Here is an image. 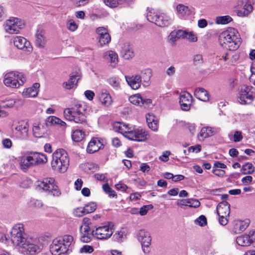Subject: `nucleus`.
<instances>
[{
  "label": "nucleus",
  "mask_w": 255,
  "mask_h": 255,
  "mask_svg": "<svg viewBox=\"0 0 255 255\" xmlns=\"http://www.w3.org/2000/svg\"><path fill=\"white\" fill-rule=\"evenodd\" d=\"M87 105L82 102H78L72 105L71 107L64 110L63 114L65 118L75 123L85 125L87 123L86 111Z\"/></svg>",
  "instance_id": "f257e3e1"
},
{
  "label": "nucleus",
  "mask_w": 255,
  "mask_h": 255,
  "mask_svg": "<svg viewBox=\"0 0 255 255\" xmlns=\"http://www.w3.org/2000/svg\"><path fill=\"white\" fill-rule=\"evenodd\" d=\"M219 40L222 46L230 51L237 49L241 43L238 31L234 28H230L221 32Z\"/></svg>",
  "instance_id": "f03ea898"
},
{
  "label": "nucleus",
  "mask_w": 255,
  "mask_h": 255,
  "mask_svg": "<svg viewBox=\"0 0 255 255\" xmlns=\"http://www.w3.org/2000/svg\"><path fill=\"white\" fill-rule=\"evenodd\" d=\"M73 240V237L70 235H65L62 239H54L50 245L51 254L53 255H61L71 252Z\"/></svg>",
  "instance_id": "7ed1b4c3"
},
{
  "label": "nucleus",
  "mask_w": 255,
  "mask_h": 255,
  "mask_svg": "<svg viewBox=\"0 0 255 255\" xmlns=\"http://www.w3.org/2000/svg\"><path fill=\"white\" fill-rule=\"evenodd\" d=\"M69 164V158L66 150L60 148L53 152L51 162L53 170L60 173H64L67 170Z\"/></svg>",
  "instance_id": "20e7f679"
},
{
  "label": "nucleus",
  "mask_w": 255,
  "mask_h": 255,
  "mask_svg": "<svg viewBox=\"0 0 255 255\" xmlns=\"http://www.w3.org/2000/svg\"><path fill=\"white\" fill-rule=\"evenodd\" d=\"M36 189L41 190L54 197H59L61 192L53 178H45L36 183Z\"/></svg>",
  "instance_id": "39448f33"
},
{
  "label": "nucleus",
  "mask_w": 255,
  "mask_h": 255,
  "mask_svg": "<svg viewBox=\"0 0 255 255\" xmlns=\"http://www.w3.org/2000/svg\"><path fill=\"white\" fill-rule=\"evenodd\" d=\"M25 79L23 75L18 72L11 71L6 73L4 77L3 83L7 86L12 88H18L22 86Z\"/></svg>",
  "instance_id": "423d86ee"
},
{
  "label": "nucleus",
  "mask_w": 255,
  "mask_h": 255,
  "mask_svg": "<svg viewBox=\"0 0 255 255\" xmlns=\"http://www.w3.org/2000/svg\"><path fill=\"white\" fill-rule=\"evenodd\" d=\"M10 233L12 244L19 248L27 239L24 226L22 224L19 223L13 226Z\"/></svg>",
  "instance_id": "0eeeda50"
},
{
  "label": "nucleus",
  "mask_w": 255,
  "mask_h": 255,
  "mask_svg": "<svg viewBox=\"0 0 255 255\" xmlns=\"http://www.w3.org/2000/svg\"><path fill=\"white\" fill-rule=\"evenodd\" d=\"M146 17L149 22L154 23L160 27L168 26L172 21V18L168 15L164 13L159 14L154 10L148 11Z\"/></svg>",
  "instance_id": "6e6552de"
},
{
  "label": "nucleus",
  "mask_w": 255,
  "mask_h": 255,
  "mask_svg": "<svg viewBox=\"0 0 255 255\" xmlns=\"http://www.w3.org/2000/svg\"><path fill=\"white\" fill-rule=\"evenodd\" d=\"M255 97L254 87L246 84L241 86L239 89V102L242 105L249 104Z\"/></svg>",
  "instance_id": "1a4fd4ad"
},
{
  "label": "nucleus",
  "mask_w": 255,
  "mask_h": 255,
  "mask_svg": "<svg viewBox=\"0 0 255 255\" xmlns=\"http://www.w3.org/2000/svg\"><path fill=\"white\" fill-rule=\"evenodd\" d=\"M114 224L109 222L108 224L96 228L95 230H93L92 234L97 239L99 240H106L110 238L114 232Z\"/></svg>",
  "instance_id": "9d476101"
},
{
  "label": "nucleus",
  "mask_w": 255,
  "mask_h": 255,
  "mask_svg": "<svg viewBox=\"0 0 255 255\" xmlns=\"http://www.w3.org/2000/svg\"><path fill=\"white\" fill-rule=\"evenodd\" d=\"M24 27V23L23 21L16 17L10 18L4 24L5 32L9 34L18 33L20 30Z\"/></svg>",
  "instance_id": "9b49d317"
},
{
  "label": "nucleus",
  "mask_w": 255,
  "mask_h": 255,
  "mask_svg": "<svg viewBox=\"0 0 255 255\" xmlns=\"http://www.w3.org/2000/svg\"><path fill=\"white\" fill-rule=\"evenodd\" d=\"M38 241L32 238L27 239L19 247L21 252L24 254L33 255L40 251V247L37 245Z\"/></svg>",
  "instance_id": "f8f14e48"
},
{
  "label": "nucleus",
  "mask_w": 255,
  "mask_h": 255,
  "mask_svg": "<svg viewBox=\"0 0 255 255\" xmlns=\"http://www.w3.org/2000/svg\"><path fill=\"white\" fill-rule=\"evenodd\" d=\"M137 238L140 242L144 253L149 252V247L151 245V238L150 234L145 230H140L137 233Z\"/></svg>",
  "instance_id": "ddd939ff"
},
{
  "label": "nucleus",
  "mask_w": 255,
  "mask_h": 255,
  "mask_svg": "<svg viewBox=\"0 0 255 255\" xmlns=\"http://www.w3.org/2000/svg\"><path fill=\"white\" fill-rule=\"evenodd\" d=\"M148 134L143 129H134L132 131L129 133V134L125 135V137L131 140L136 141H144L147 138Z\"/></svg>",
  "instance_id": "4468645a"
},
{
  "label": "nucleus",
  "mask_w": 255,
  "mask_h": 255,
  "mask_svg": "<svg viewBox=\"0 0 255 255\" xmlns=\"http://www.w3.org/2000/svg\"><path fill=\"white\" fill-rule=\"evenodd\" d=\"M192 101V97L190 94L186 92L181 93L179 98V103L182 110L187 111L190 109Z\"/></svg>",
  "instance_id": "2eb2a0df"
},
{
  "label": "nucleus",
  "mask_w": 255,
  "mask_h": 255,
  "mask_svg": "<svg viewBox=\"0 0 255 255\" xmlns=\"http://www.w3.org/2000/svg\"><path fill=\"white\" fill-rule=\"evenodd\" d=\"M96 32L99 35V42L101 46L108 44L111 41V37L106 27H98Z\"/></svg>",
  "instance_id": "dca6fc26"
},
{
  "label": "nucleus",
  "mask_w": 255,
  "mask_h": 255,
  "mask_svg": "<svg viewBox=\"0 0 255 255\" xmlns=\"http://www.w3.org/2000/svg\"><path fill=\"white\" fill-rule=\"evenodd\" d=\"M13 43L19 49L27 52L32 50V47L30 42L23 37L16 36L13 39Z\"/></svg>",
  "instance_id": "f3484780"
},
{
  "label": "nucleus",
  "mask_w": 255,
  "mask_h": 255,
  "mask_svg": "<svg viewBox=\"0 0 255 255\" xmlns=\"http://www.w3.org/2000/svg\"><path fill=\"white\" fill-rule=\"evenodd\" d=\"M49 128L44 123L33 124L32 131L33 135L37 138L45 137L47 134Z\"/></svg>",
  "instance_id": "a211bd4d"
},
{
  "label": "nucleus",
  "mask_w": 255,
  "mask_h": 255,
  "mask_svg": "<svg viewBox=\"0 0 255 255\" xmlns=\"http://www.w3.org/2000/svg\"><path fill=\"white\" fill-rule=\"evenodd\" d=\"M28 128L27 122L24 121L18 122L15 128L17 136L21 139H27L28 137Z\"/></svg>",
  "instance_id": "6ab92c4d"
},
{
  "label": "nucleus",
  "mask_w": 255,
  "mask_h": 255,
  "mask_svg": "<svg viewBox=\"0 0 255 255\" xmlns=\"http://www.w3.org/2000/svg\"><path fill=\"white\" fill-rule=\"evenodd\" d=\"M220 130L221 128L219 127H203L201 129L199 138H201L203 140L206 138L219 133Z\"/></svg>",
  "instance_id": "aec40b11"
},
{
  "label": "nucleus",
  "mask_w": 255,
  "mask_h": 255,
  "mask_svg": "<svg viewBox=\"0 0 255 255\" xmlns=\"http://www.w3.org/2000/svg\"><path fill=\"white\" fill-rule=\"evenodd\" d=\"M103 145L99 138L93 137L88 143L87 151L89 153H93L99 150Z\"/></svg>",
  "instance_id": "412c9836"
},
{
  "label": "nucleus",
  "mask_w": 255,
  "mask_h": 255,
  "mask_svg": "<svg viewBox=\"0 0 255 255\" xmlns=\"http://www.w3.org/2000/svg\"><path fill=\"white\" fill-rule=\"evenodd\" d=\"M219 217L229 216L230 213V205L226 201L220 203L216 209Z\"/></svg>",
  "instance_id": "4be33fe9"
},
{
  "label": "nucleus",
  "mask_w": 255,
  "mask_h": 255,
  "mask_svg": "<svg viewBox=\"0 0 255 255\" xmlns=\"http://www.w3.org/2000/svg\"><path fill=\"white\" fill-rule=\"evenodd\" d=\"M125 79L130 87L133 90L138 89L141 85L139 75L126 76Z\"/></svg>",
  "instance_id": "5701e85b"
},
{
  "label": "nucleus",
  "mask_w": 255,
  "mask_h": 255,
  "mask_svg": "<svg viewBox=\"0 0 255 255\" xmlns=\"http://www.w3.org/2000/svg\"><path fill=\"white\" fill-rule=\"evenodd\" d=\"M80 79V77L78 73H72L70 76L69 80L63 83V87L67 90H70L77 86V83Z\"/></svg>",
  "instance_id": "b1692460"
},
{
  "label": "nucleus",
  "mask_w": 255,
  "mask_h": 255,
  "mask_svg": "<svg viewBox=\"0 0 255 255\" xmlns=\"http://www.w3.org/2000/svg\"><path fill=\"white\" fill-rule=\"evenodd\" d=\"M151 76L152 71L150 69H145L141 72L139 78L143 86L146 87L149 85Z\"/></svg>",
  "instance_id": "393cba45"
},
{
  "label": "nucleus",
  "mask_w": 255,
  "mask_h": 255,
  "mask_svg": "<svg viewBox=\"0 0 255 255\" xmlns=\"http://www.w3.org/2000/svg\"><path fill=\"white\" fill-rule=\"evenodd\" d=\"M99 99L102 104L105 107H109L112 103V100L110 94L105 90H102L99 95Z\"/></svg>",
  "instance_id": "a878e982"
},
{
  "label": "nucleus",
  "mask_w": 255,
  "mask_h": 255,
  "mask_svg": "<svg viewBox=\"0 0 255 255\" xmlns=\"http://www.w3.org/2000/svg\"><path fill=\"white\" fill-rule=\"evenodd\" d=\"M34 165L38 164L44 163L47 161L46 156L43 153L34 152L30 154Z\"/></svg>",
  "instance_id": "bb28decb"
},
{
  "label": "nucleus",
  "mask_w": 255,
  "mask_h": 255,
  "mask_svg": "<svg viewBox=\"0 0 255 255\" xmlns=\"http://www.w3.org/2000/svg\"><path fill=\"white\" fill-rule=\"evenodd\" d=\"M39 87V83H34L32 87L27 88L22 92V96L25 97H35L38 93Z\"/></svg>",
  "instance_id": "cd10ccee"
},
{
  "label": "nucleus",
  "mask_w": 255,
  "mask_h": 255,
  "mask_svg": "<svg viewBox=\"0 0 255 255\" xmlns=\"http://www.w3.org/2000/svg\"><path fill=\"white\" fill-rule=\"evenodd\" d=\"M177 14L181 18H186L191 13V10L187 6L178 4L176 6Z\"/></svg>",
  "instance_id": "c85d7f7f"
},
{
  "label": "nucleus",
  "mask_w": 255,
  "mask_h": 255,
  "mask_svg": "<svg viewBox=\"0 0 255 255\" xmlns=\"http://www.w3.org/2000/svg\"><path fill=\"white\" fill-rule=\"evenodd\" d=\"M254 238L253 235H244L237 238V243L241 246L246 247L252 244Z\"/></svg>",
  "instance_id": "c756f323"
},
{
  "label": "nucleus",
  "mask_w": 255,
  "mask_h": 255,
  "mask_svg": "<svg viewBox=\"0 0 255 255\" xmlns=\"http://www.w3.org/2000/svg\"><path fill=\"white\" fill-rule=\"evenodd\" d=\"M146 122L148 127L153 131L158 129V120L156 117L152 114H148L146 116Z\"/></svg>",
  "instance_id": "7c9ffc66"
},
{
  "label": "nucleus",
  "mask_w": 255,
  "mask_h": 255,
  "mask_svg": "<svg viewBox=\"0 0 255 255\" xmlns=\"http://www.w3.org/2000/svg\"><path fill=\"white\" fill-rule=\"evenodd\" d=\"M195 96L199 100L206 102L209 100L208 92L203 88H198L195 90Z\"/></svg>",
  "instance_id": "2f4dec72"
},
{
  "label": "nucleus",
  "mask_w": 255,
  "mask_h": 255,
  "mask_svg": "<svg viewBox=\"0 0 255 255\" xmlns=\"http://www.w3.org/2000/svg\"><path fill=\"white\" fill-rule=\"evenodd\" d=\"M185 31L182 30H174L171 32L168 37V41L171 43H174L180 38H184Z\"/></svg>",
  "instance_id": "473e14b6"
},
{
  "label": "nucleus",
  "mask_w": 255,
  "mask_h": 255,
  "mask_svg": "<svg viewBox=\"0 0 255 255\" xmlns=\"http://www.w3.org/2000/svg\"><path fill=\"white\" fill-rule=\"evenodd\" d=\"M253 6L249 0L242 6V8L237 10V14L240 16H246L251 12Z\"/></svg>",
  "instance_id": "72a5a7b5"
},
{
  "label": "nucleus",
  "mask_w": 255,
  "mask_h": 255,
  "mask_svg": "<svg viewBox=\"0 0 255 255\" xmlns=\"http://www.w3.org/2000/svg\"><path fill=\"white\" fill-rule=\"evenodd\" d=\"M19 164L21 169L24 171L34 166L30 155L23 156L20 160Z\"/></svg>",
  "instance_id": "f704fd0d"
},
{
  "label": "nucleus",
  "mask_w": 255,
  "mask_h": 255,
  "mask_svg": "<svg viewBox=\"0 0 255 255\" xmlns=\"http://www.w3.org/2000/svg\"><path fill=\"white\" fill-rule=\"evenodd\" d=\"M121 53L122 57L127 60L132 58L134 56V52L132 48L128 44L125 45L122 47Z\"/></svg>",
  "instance_id": "c9c22d12"
},
{
  "label": "nucleus",
  "mask_w": 255,
  "mask_h": 255,
  "mask_svg": "<svg viewBox=\"0 0 255 255\" xmlns=\"http://www.w3.org/2000/svg\"><path fill=\"white\" fill-rule=\"evenodd\" d=\"M44 31L42 30H38L36 33L35 42L36 45L39 47H43L45 44Z\"/></svg>",
  "instance_id": "e433bc0d"
},
{
  "label": "nucleus",
  "mask_w": 255,
  "mask_h": 255,
  "mask_svg": "<svg viewBox=\"0 0 255 255\" xmlns=\"http://www.w3.org/2000/svg\"><path fill=\"white\" fill-rule=\"evenodd\" d=\"M71 136L75 142H80L84 138L85 133L82 130L76 129L72 132Z\"/></svg>",
  "instance_id": "4c0bfd02"
},
{
  "label": "nucleus",
  "mask_w": 255,
  "mask_h": 255,
  "mask_svg": "<svg viewBox=\"0 0 255 255\" xmlns=\"http://www.w3.org/2000/svg\"><path fill=\"white\" fill-rule=\"evenodd\" d=\"M126 0H104L106 5L111 8H115L123 4Z\"/></svg>",
  "instance_id": "58836bf2"
},
{
  "label": "nucleus",
  "mask_w": 255,
  "mask_h": 255,
  "mask_svg": "<svg viewBox=\"0 0 255 255\" xmlns=\"http://www.w3.org/2000/svg\"><path fill=\"white\" fill-rule=\"evenodd\" d=\"M233 20V18L229 15L217 16L215 22L218 24H227Z\"/></svg>",
  "instance_id": "ea45409f"
},
{
  "label": "nucleus",
  "mask_w": 255,
  "mask_h": 255,
  "mask_svg": "<svg viewBox=\"0 0 255 255\" xmlns=\"http://www.w3.org/2000/svg\"><path fill=\"white\" fill-rule=\"evenodd\" d=\"M254 170L255 167L253 164L249 162L243 165L241 169L242 173L244 175L252 174Z\"/></svg>",
  "instance_id": "a19ab883"
},
{
  "label": "nucleus",
  "mask_w": 255,
  "mask_h": 255,
  "mask_svg": "<svg viewBox=\"0 0 255 255\" xmlns=\"http://www.w3.org/2000/svg\"><path fill=\"white\" fill-rule=\"evenodd\" d=\"M129 101L133 105L141 106L142 98L139 94H136L130 96Z\"/></svg>",
  "instance_id": "79ce46f5"
},
{
  "label": "nucleus",
  "mask_w": 255,
  "mask_h": 255,
  "mask_svg": "<svg viewBox=\"0 0 255 255\" xmlns=\"http://www.w3.org/2000/svg\"><path fill=\"white\" fill-rule=\"evenodd\" d=\"M108 56V59L110 62L114 64H116L118 62V54L113 51H107L105 56Z\"/></svg>",
  "instance_id": "37998d69"
},
{
  "label": "nucleus",
  "mask_w": 255,
  "mask_h": 255,
  "mask_svg": "<svg viewBox=\"0 0 255 255\" xmlns=\"http://www.w3.org/2000/svg\"><path fill=\"white\" fill-rule=\"evenodd\" d=\"M86 213L87 214L94 212L97 208V205L95 202H91L85 205L84 206Z\"/></svg>",
  "instance_id": "c03bdc74"
},
{
  "label": "nucleus",
  "mask_w": 255,
  "mask_h": 255,
  "mask_svg": "<svg viewBox=\"0 0 255 255\" xmlns=\"http://www.w3.org/2000/svg\"><path fill=\"white\" fill-rule=\"evenodd\" d=\"M103 189L110 197H117L115 191L110 187L108 184H104L103 185Z\"/></svg>",
  "instance_id": "a18cd8bd"
},
{
  "label": "nucleus",
  "mask_w": 255,
  "mask_h": 255,
  "mask_svg": "<svg viewBox=\"0 0 255 255\" xmlns=\"http://www.w3.org/2000/svg\"><path fill=\"white\" fill-rule=\"evenodd\" d=\"M113 238L115 241L120 243L125 240L126 235L124 232L122 231H118L114 234Z\"/></svg>",
  "instance_id": "49530a36"
},
{
  "label": "nucleus",
  "mask_w": 255,
  "mask_h": 255,
  "mask_svg": "<svg viewBox=\"0 0 255 255\" xmlns=\"http://www.w3.org/2000/svg\"><path fill=\"white\" fill-rule=\"evenodd\" d=\"M185 203H187V206L191 208H197L200 205V202L196 199H188L186 200Z\"/></svg>",
  "instance_id": "de8ad7c7"
},
{
  "label": "nucleus",
  "mask_w": 255,
  "mask_h": 255,
  "mask_svg": "<svg viewBox=\"0 0 255 255\" xmlns=\"http://www.w3.org/2000/svg\"><path fill=\"white\" fill-rule=\"evenodd\" d=\"M247 227L248 225L245 224L243 222L239 221L234 226V229L236 230L235 232L237 233L238 231L239 232H243Z\"/></svg>",
  "instance_id": "09e8293b"
},
{
  "label": "nucleus",
  "mask_w": 255,
  "mask_h": 255,
  "mask_svg": "<svg viewBox=\"0 0 255 255\" xmlns=\"http://www.w3.org/2000/svg\"><path fill=\"white\" fill-rule=\"evenodd\" d=\"M58 118L54 116H50L46 119L44 123L49 127L53 125H57Z\"/></svg>",
  "instance_id": "8fccbe9b"
},
{
  "label": "nucleus",
  "mask_w": 255,
  "mask_h": 255,
  "mask_svg": "<svg viewBox=\"0 0 255 255\" xmlns=\"http://www.w3.org/2000/svg\"><path fill=\"white\" fill-rule=\"evenodd\" d=\"M188 39L191 42H196L197 40V37L193 32H187L185 31V34L184 38Z\"/></svg>",
  "instance_id": "3c124183"
},
{
  "label": "nucleus",
  "mask_w": 255,
  "mask_h": 255,
  "mask_svg": "<svg viewBox=\"0 0 255 255\" xmlns=\"http://www.w3.org/2000/svg\"><path fill=\"white\" fill-rule=\"evenodd\" d=\"M153 208V206L152 204L144 205L140 208L139 214L141 216L145 215L148 211L152 209Z\"/></svg>",
  "instance_id": "603ef678"
},
{
  "label": "nucleus",
  "mask_w": 255,
  "mask_h": 255,
  "mask_svg": "<svg viewBox=\"0 0 255 255\" xmlns=\"http://www.w3.org/2000/svg\"><path fill=\"white\" fill-rule=\"evenodd\" d=\"M86 213V210H85V208L84 207H78L74 210V214L76 217H82L87 214Z\"/></svg>",
  "instance_id": "864d4df0"
},
{
  "label": "nucleus",
  "mask_w": 255,
  "mask_h": 255,
  "mask_svg": "<svg viewBox=\"0 0 255 255\" xmlns=\"http://www.w3.org/2000/svg\"><path fill=\"white\" fill-rule=\"evenodd\" d=\"M67 28L71 31H75L78 28V25L72 19L70 20L67 22Z\"/></svg>",
  "instance_id": "5fc2aeb1"
},
{
  "label": "nucleus",
  "mask_w": 255,
  "mask_h": 255,
  "mask_svg": "<svg viewBox=\"0 0 255 255\" xmlns=\"http://www.w3.org/2000/svg\"><path fill=\"white\" fill-rule=\"evenodd\" d=\"M1 144L3 148L9 149L12 146V142L9 138H5L2 139Z\"/></svg>",
  "instance_id": "6e6d98bb"
},
{
  "label": "nucleus",
  "mask_w": 255,
  "mask_h": 255,
  "mask_svg": "<svg viewBox=\"0 0 255 255\" xmlns=\"http://www.w3.org/2000/svg\"><path fill=\"white\" fill-rule=\"evenodd\" d=\"M123 125L124 123L121 122L114 123L113 124V128L114 130L122 134Z\"/></svg>",
  "instance_id": "4d7b16f0"
},
{
  "label": "nucleus",
  "mask_w": 255,
  "mask_h": 255,
  "mask_svg": "<svg viewBox=\"0 0 255 255\" xmlns=\"http://www.w3.org/2000/svg\"><path fill=\"white\" fill-rule=\"evenodd\" d=\"M108 82L114 88H118L120 87V82L119 80L115 77L110 78Z\"/></svg>",
  "instance_id": "13d9d810"
},
{
  "label": "nucleus",
  "mask_w": 255,
  "mask_h": 255,
  "mask_svg": "<svg viewBox=\"0 0 255 255\" xmlns=\"http://www.w3.org/2000/svg\"><path fill=\"white\" fill-rule=\"evenodd\" d=\"M243 137L242 133L240 131H235L233 135V141L235 142H238L241 141Z\"/></svg>",
  "instance_id": "bf43d9fd"
},
{
  "label": "nucleus",
  "mask_w": 255,
  "mask_h": 255,
  "mask_svg": "<svg viewBox=\"0 0 255 255\" xmlns=\"http://www.w3.org/2000/svg\"><path fill=\"white\" fill-rule=\"evenodd\" d=\"M133 128L132 127H129L128 125H126L124 123L123 126V134H126V135L129 134L131 131H132Z\"/></svg>",
  "instance_id": "052dcab7"
},
{
  "label": "nucleus",
  "mask_w": 255,
  "mask_h": 255,
  "mask_svg": "<svg viewBox=\"0 0 255 255\" xmlns=\"http://www.w3.org/2000/svg\"><path fill=\"white\" fill-rule=\"evenodd\" d=\"M29 204L30 206L35 208H40L43 205L40 200L34 199L30 200Z\"/></svg>",
  "instance_id": "680f3d73"
},
{
  "label": "nucleus",
  "mask_w": 255,
  "mask_h": 255,
  "mask_svg": "<svg viewBox=\"0 0 255 255\" xmlns=\"http://www.w3.org/2000/svg\"><path fill=\"white\" fill-rule=\"evenodd\" d=\"M71 1L77 7L83 6L89 2V0H71Z\"/></svg>",
  "instance_id": "e2e57ef3"
},
{
  "label": "nucleus",
  "mask_w": 255,
  "mask_h": 255,
  "mask_svg": "<svg viewBox=\"0 0 255 255\" xmlns=\"http://www.w3.org/2000/svg\"><path fill=\"white\" fill-rule=\"evenodd\" d=\"M196 221L201 226H204L207 224V219L204 215H201L196 219Z\"/></svg>",
  "instance_id": "0e129e2a"
},
{
  "label": "nucleus",
  "mask_w": 255,
  "mask_h": 255,
  "mask_svg": "<svg viewBox=\"0 0 255 255\" xmlns=\"http://www.w3.org/2000/svg\"><path fill=\"white\" fill-rule=\"evenodd\" d=\"M93 251V247L88 245L84 246L80 249V252L81 253H91Z\"/></svg>",
  "instance_id": "69168bd1"
},
{
  "label": "nucleus",
  "mask_w": 255,
  "mask_h": 255,
  "mask_svg": "<svg viewBox=\"0 0 255 255\" xmlns=\"http://www.w3.org/2000/svg\"><path fill=\"white\" fill-rule=\"evenodd\" d=\"M81 241L84 243H89L91 241V235L90 234H81Z\"/></svg>",
  "instance_id": "338daca9"
},
{
  "label": "nucleus",
  "mask_w": 255,
  "mask_h": 255,
  "mask_svg": "<svg viewBox=\"0 0 255 255\" xmlns=\"http://www.w3.org/2000/svg\"><path fill=\"white\" fill-rule=\"evenodd\" d=\"M201 150V146L199 144L196 145L195 146H190L188 148V151L189 152H194L196 153L199 152Z\"/></svg>",
  "instance_id": "774afa93"
}]
</instances>
